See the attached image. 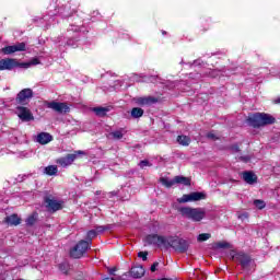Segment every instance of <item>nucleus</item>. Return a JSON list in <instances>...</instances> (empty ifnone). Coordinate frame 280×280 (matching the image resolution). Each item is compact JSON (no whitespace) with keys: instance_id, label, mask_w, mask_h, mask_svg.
Wrapping results in <instances>:
<instances>
[{"instance_id":"36","label":"nucleus","mask_w":280,"mask_h":280,"mask_svg":"<svg viewBox=\"0 0 280 280\" xmlns=\"http://www.w3.org/2000/svg\"><path fill=\"white\" fill-rule=\"evenodd\" d=\"M108 230V226L98 225L96 226V233H104V231Z\"/></svg>"},{"instance_id":"14","label":"nucleus","mask_w":280,"mask_h":280,"mask_svg":"<svg viewBox=\"0 0 280 280\" xmlns=\"http://www.w3.org/2000/svg\"><path fill=\"white\" fill-rule=\"evenodd\" d=\"M132 102H135L137 106H152V104L159 102V98L154 96H138L133 97Z\"/></svg>"},{"instance_id":"25","label":"nucleus","mask_w":280,"mask_h":280,"mask_svg":"<svg viewBox=\"0 0 280 280\" xmlns=\"http://www.w3.org/2000/svg\"><path fill=\"white\" fill-rule=\"evenodd\" d=\"M131 117L133 119H139V117H143V109L140 107H133L131 109Z\"/></svg>"},{"instance_id":"5","label":"nucleus","mask_w":280,"mask_h":280,"mask_svg":"<svg viewBox=\"0 0 280 280\" xmlns=\"http://www.w3.org/2000/svg\"><path fill=\"white\" fill-rule=\"evenodd\" d=\"M164 248H173L176 253H187L189 244L178 236L166 237Z\"/></svg>"},{"instance_id":"34","label":"nucleus","mask_w":280,"mask_h":280,"mask_svg":"<svg viewBox=\"0 0 280 280\" xmlns=\"http://www.w3.org/2000/svg\"><path fill=\"white\" fill-rule=\"evenodd\" d=\"M238 220H242V222H246V220H248V212H243L238 214Z\"/></svg>"},{"instance_id":"44","label":"nucleus","mask_w":280,"mask_h":280,"mask_svg":"<svg viewBox=\"0 0 280 280\" xmlns=\"http://www.w3.org/2000/svg\"><path fill=\"white\" fill-rule=\"evenodd\" d=\"M232 151L233 152H240V147H237V144L233 145Z\"/></svg>"},{"instance_id":"8","label":"nucleus","mask_w":280,"mask_h":280,"mask_svg":"<svg viewBox=\"0 0 280 280\" xmlns=\"http://www.w3.org/2000/svg\"><path fill=\"white\" fill-rule=\"evenodd\" d=\"M91 248V242L88 241H80L71 250L70 256L73 259H80L84 256V253Z\"/></svg>"},{"instance_id":"9","label":"nucleus","mask_w":280,"mask_h":280,"mask_svg":"<svg viewBox=\"0 0 280 280\" xmlns=\"http://www.w3.org/2000/svg\"><path fill=\"white\" fill-rule=\"evenodd\" d=\"M166 237L158 234H149L144 238V246H158L159 248H165Z\"/></svg>"},{"instance_id":"4","label":"nucleus","mask_w":280,"mask_h":280,"mask_svg":"<svg viewBox=\"0 0 280 280\" xmlns=\"http://www.w3.org/2000/svg\"><path fill=\"white\" fill-rule=\"evenodd\" d=\"M247 122L253 128H261V126L275 124V117L270 116V114L256 113L247 118Z\"/></svg>"},{"instance_id":"42","label":"nucleus","mask_w":280,"mask_h":280,"mask_svg":"<svg viewBox=\"0 0 280 280\" xmlns=\"http://www.w3.org/2000/svg\"><path fill=\"white\" fill-rule=\"evenodd\" d=\"M198 66H200V59L195 60L194 63H191V67H198Z\"/></svg>"},{"instance_id":"32","label":"nucleus","mask_w":280,"mask_h":280,"mask_svg":"<svg viewBox=\"0 0 280 280\" xmlns=\"http://www.w3.org/2000/svg\"><path fill=\"white\" fill-rule=\"evenodd\" d=\"M36 222V218H34V215H31L26 219V224L27 226H32L34 225V223Z\"/></svg>"},{"instance_id":"40","label":"nucleus","mask_w":280,"mask_h":280,"mask_svg":"<svg viewBox=\"0 0 280 280\" xmlns=\"http://www.w3.org/2000/svg\"><path fill=\"white\" fill-rule=\"evenodd\" d=\"M159 267V262H154L152 266H151V272H156V268Z\"/></svg>"},{"instance_id":"33","label":"nucleus","mask_w":280,"mask_h":280,"mask_svg":"<svg viewBox=\"0 0 280 280\" xmlns=\"http://www.w3.org/2000/svg\"><path fill=\"white\" fill-rule=\"evenodd\" d=\"M68 268H69V265L67 262H61L59 265V270H61V272L63 273H67Z\"/></svg>"},{"instance_id":"20","label":"nucleus","mask_w":280,"mask_h":280,"mask_svg":"<svg viewBox=\"0 0 280 280\" xmlns=\"http://www.w3.org/2000/svg\"><path fill=\"white\" fill-rule=\"evenodd\" d=\"M243 180H245V183L248 185H254V183H257V175L253 172H244Z\"/></svg>"},{"instance_id":"17","label":"nucleus","mask_w":280,"mask_h":280,"mask_svg":"<svg viewBox=\"0 0 280 280\" xmlns=\"http://www.w3.org/2000/svg\"><path fill=\"white\" fill-rule=\"evenodd\" d=\"M54 141V137L48 132H40L36 137V142L40 143V145H47V143H51Z\"/></svg>"},{"instance_id":"10","label":"nucleus","mask_w":280,"mask_h":280,"mask_svg":"<svg viewBox=\"0 0 280 280\" xmlns=\"http://www.w3.org/2000/svg\"><path fill=\"white\" fill-rule=\"evenodd\" d=\"M205 198H207L205 192H190L188 195H183L177 199V202H179V205H185L186 202H198V200H205Z\"/></svg>"},{"instance_id":"28","label":"nucleus","mask_w":280,"mask_h":280,"mask_svg":"<svg viewBox=\"0 0 280 280\" xmlns=\"http://www.w3.org/2000/svg\"><path fill=\"white\" fill-rule=\"evenodd\" d=\"M94 237H97V231L90 230L86 234V241L85 242H90V244H92V241L94 240Z\"/></svg>"},{"instance_id":"11","label":"nucleus","mask_w":280,"mask_h":280,"mask_svg":"<svg viewBox=\"0 0 280 280\" xmlns=\"http://www.w3.org/2000/svg\"><path fill=\"white\" fill-rule=\"evenodd\" d=\"M32 97H34V91H32V89H24L18 93L15 102L16 104L24 106L32 100Z\"/></svg>"},{"instance_id":"43","label":"nucleus","mask_w":280,"mask_h":280,"mask_svg":"<svg viewBox=\"0 0 280 280\" xmlns=\"http://www.w3.org/2000/svg\"><path fill=\"white\" fill-rule=\"evenodd\" d=\"M133 80H135L136 82H143V80L139 79V75H138V74H135V75H133Z\"/></svg>"},{"instance_id":"1","label":"nucleus","mask_w":280,"mask_h":280,"mask_svg":"<svg viewBox=\"0 0 280 280\" xmlns=\"http://www.w3.org/2000/svg\"><path fill=\"white\" fill-rule=\"evenodd\" d=\"M230 257L233 261L238 264L242 269L246 272V275H253L255 272V260L250 257V255L244 252H235L232 250L230 253Z\"/></svg>"},{"instance_id":"39","label":"nucleus","mask_w":280,"mask_h":280,"mask_svg":"<svg viewBox=\"0 0 280 280\" xmlns=\"http://www.w3.org/2000/svg\"><path fill=\"white\" fill-rule=\"evenodd\" d=\"M207 137H208V139H212L213 141H215V139H218V136H215V133H213V132H209L207 135Z\"/></svg>"},{"instance_id":"35","label":"nucleus","mask_w":280,"mask_h":280,"mask_svg":"<svg viewBox=\"0 0 280 280\" xmlns=\"http://www.w3.org/2000/svg\"><path fill=\"white\" fill-rule=\"evenodd\" d=\"M138 257H140L143 261L148 260V253L147 252H140L138 253Z\"/></svg>"},{"instance_id":"16","label":"nucleus","mask_w":280,"mask_h":280,"mask_svg":"<svg viewBox=\"0 0 280 280\" xmlns=\"http://www.w3.org/2000/svg\"><path fill=\"white\" fill-rule=\"evenodd\" d=\"M45 205H46L47 209H49L50 211H60V209H62L63 202H62V200L46 198Z\"/></svg>"},{"instance_id":"41","label":"nucleus","mask_w":280,"mask_h":280,"mask_svg":"<svg viewBox=\"0 0 280 280\" xmlns=\"http://www.w3.org/2000/svg\"><path fill=\"white\" fill-rule=\"evenodd\" d=\"M28 65H40V61L38 59H33Z\"/></svg>"},{"instance_id":"38","label":"nucleus","mask_w":280,"mask_h":280,"mask_svg":"<svg viewBox=\"0 0 280 280\" xmlns=\"http://www.w3.org/2000/svg\"><path fill=\"white\" fill-rule=\"evenodd\" d=\"M240 161H242L243 163H248V161H250V158L248 155H243L238 158Z\"/></svg>"},{"instance_id":"23","label":"nucleus","mask_w":280,"mask_h":280,"mask_svg":"<svg viewBox=\"0 0 280 280\" xmlns=\"http://www.w3.org/2000/svg\"><path fill=\"white\" fill-rule=\"evenodd\" d=\"M44 174L47 176H56L58 174V166L56 165H49L44 168Z\"/></svg>"},{"instance_id":"21","label":"nucleus","mask_w":280,"mask_h":280,"mask_svg":"<svg viewBox=\"0 0 280 280\" xmlns=\"http://www.w3.org/2000/svg\"><path fill=\"white\" fill-rule=\"evenodd\" d=\"M126 129L120 128L117 130H114L109 133V137H112V139H114V141H121V139H124V136L126 135Z\"/></svg>"},{"instance_id":"7","label":"nucleus","mask_w":280,"mask_h":280,"mask_svg":"<svg viewBox=\"0 0 280 280\" xmlns=\"http://www.w3.org/2000/svg\"><path fill=\"white\" fill-rule=\"evenodd\" d=\"M46 108H50L58 115H66V113L71 112V107L67 103L58 102V101H50L45 103Z\"/></svg>"},{"instance_id":"6","label":"nucleus","mask_w":280,"mask_h":280,"mask_svg":"<svg viewBox=\"0 0 280 280\" xmlns=\"http://www.w3.org/2000/svg\"><path fill=\"white\" fill-rule=\"evenodd\" d=\"M16 67L28 69L30 63H20L16 59L12 58L0 59V71H12L13 69H16Z\"/></svg>"},{"instance_id":"3","label":"nucleus","mask_w":280,"mask_h":280,"mask_svg":"<svg viewBox=\"0 0 280 280\" xmlns=\"http://www.w3.org/2000/svg\"><path fill=\"white\" fill-rule=\"evenodd\" d=\"M82 32V28L80 25L70 24L66 32V37H58L57 43L59 44V47H65L68 45V47H78V33Z\"/></svg>"},{"instance_id":"13","label":"nucleus","mask_w":280,"mask_h":280,"mask_svg":"<svg viewBox=\"0 0 280 280\" xmlns=\"http://www.w3.org/2000/svg\"><path fill=\"white\" fill-rule=\"evenodd\" d=\"M78 154H82V151H75L74 153L68 154L63 158H60L56 161L61 167H69L78 159Z\"/></svg>"},{"instance_id":"31","label":"nucleus","mask_w":280,"mask_h":280,"mask_svg":"<svg viewBox=\"0 0 280 280\" xmlns=\"http://www.w3.org/2000/svg\"><path fill=\"white\" fill-rule=\"evenodd\" d=\"M217 248H231V244L226 242H219L215 244Z\"/></svg>"},{"instance_id":"37","label":"nucleus","mask_w":280,"mask_h":280,"mask_svg":"<svg viewBox=\"0 0 280 280\" xmlns=\"http://www.w3.org/2000/svg\"><path fill=\"white\" fill-rule=\"evenodd\" d=\"M150 165V162L148 160H143L139 163V166L141 167V170H143V167H148Z\"/></svg>"},{"instance_id":"27","label":"nucleus","mask_w":280,"mask_h":280,"mask_svg":"<svg viewBox=\"0 0 280 280\" xmlns=\"http://www.w3.org/2000/svg\"><path fill=\"white\" fill-rule=\"evenodd\" d=\"M160 183H162L164 185V187H174L175 184V179H170L167 177H162L160 178Z\"/></svg>"},{"instance_id":"19","label":"nucleus","mask_w":280,"mask_h":280,"mask_svg":"<svg viewBox=\"0 0 280 280\" xmlns=\"http://www.w3.org/2000/svg\"><path fill=\"white\" fill-rule=\"evenodd\" d=\"M4 222L9 226H19L21 224V218H19V214H11L5 217Z\"/></svg>"},{"instance_id":"30","label":"nucleus","mask_w":280,"mask_h":280,"mask_svg":"<svg viewBox=\"0 0 280 280\" xmlns=\"http://www.w3.org/2000/svg\"><path fill=\"white\" fill-rule=\"evenodd\" d=\"M198 242H207V240H211V233H202L197 237Z\"/></svg>"},{"instance_id":"22","label":"nucleus","mask_w":280,"mask_h":280,"mask_svg":"<svg viewBox=\"0 0 280 280\" xmlns=\"http://www.w3.org/2000/svg\"><path fill=\"white\" fill-rule=\"evenodd\" d=\"M110 110L108 107H94L93 113L97 115V117H106V114Z\"/></svg>"},{"instance_id":"12","label":"nucleus","mask_w":280,"mask_h":280,"mask_svg":"<svg viewBox=\"0 0 280 280\" xmlns=\"http://www.w3.org/2000/svg\"><path fill=\"white\" fill-rule=\"evenodd\" d=\"M15 115H18L21 121H34V115L32 114V110H30V108L27 107L18 106L15 108Z\"/></svg>"},{"instance_id":"18","label":"nucleus","mask_w":280,"mask_h":280,"mask_svg":"<svg viewBox=\"0 0 280 280\" xmlns=\"http://www.w3.org/2000/svg\"><path fill=\"white\" fill-rule=\"evenodd\" d=\"M129 275L133 279H141V277L145 275V269H143V266H133L131 267Z\"/></svg>"},{"instance_id":"29","label":"nucleus","mask_w":280,"mask_h":280,"mask_svg":"<svg viewBox=\"0 0 280 280\" xmlns=\"http://www.w3.org/2000/svg\"><path fill=\"white\" fill-rule=\"evenodd\" d=\"M254 206L256 209H265L266 208V201L261 199L254 200Z\"/></svg>"},{"instance_id":"45","label":"nucleus","mask_w":280,"mask_h":280,"mask_svg":"<svg viewBox=\"0 0 280 280\" xmlns=\"http://www.w3.org/2000/svg\"><path fill=\"white\" fill-rule=\"evenodd\" d=\"M275 104H280V96L273 100Z\"/></svg>"},{"instance_id":"2","label":"nucleus","mask_w":280,"mask_h":280,"mask_svg":"<svg viewBox=\"0 0 280 280\" xmlns=\"http://www.w3.org/2000/svg\"><path fill=\"white\" fill-rule=\"evenodd\" d=\"M177 211L182 218H186V220H190L191 222H202L207 217V210L205 208L179 207Z\"/></svg>"},{"instance_id":"24","label":"nucleus","mask_w":280,"mask_h":280,"mask_svg":"<svg viewBox=\"0 0 280 280\" xmlns=\"http://www.w3.org/2000/svg\"><path fill=\"white\" fill-rule=\"evenodd\" d=\"M175 185H190L189 178L183 176H175L174 177Z\"/></svg>"},{"instance_id":"15","label":"nucleus","mask_w":280,"mask_h":280,"mask_svg":"<svg viewBox=\"0 0 280 280\" xmlns=\"http://www.w3.org/2000/svg\"><path fill=\"white\" fill-rule=\"evenodd\" d=\"M26 46L25 43H18L15 45L12 46H5L1 49L2 54L4 56H10L12 54H16V51H25Z\"/></svg>"},{"instance_id":"26","label":"nucleus","mask_w":280,"mask_h":280,"mask_svg":"<svg viewBox=\"0 0 280 280\" xmlns=\"http://www.w3.org/2000/svg\"><path fill=\"white\" fill-rule=\"evenodd\" d=\"M177 143H179V145H189V143H191V138L187 136H178Z\"/></svg>"}]
</instances>
